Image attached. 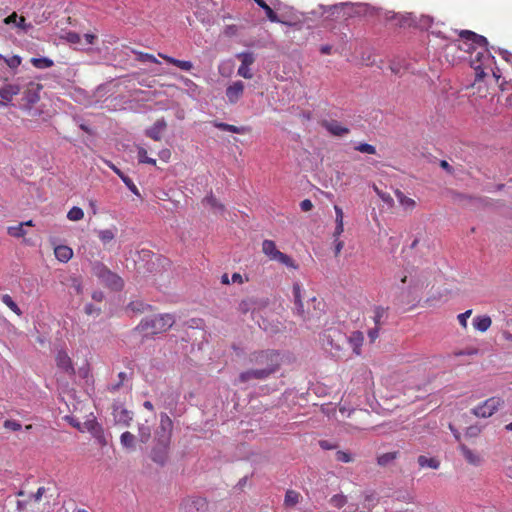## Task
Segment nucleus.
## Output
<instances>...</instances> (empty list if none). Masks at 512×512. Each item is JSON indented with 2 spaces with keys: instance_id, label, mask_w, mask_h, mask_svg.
Returning <instances> with one entry per match:
<instances>
[{
  "instance_id": "nucleus-19",
  "label": "nucleus",
  "mask_w": 512,
  "mask_h": 512,
  "mask_svg": "<svg viewBox=\"0 0 512 512\" xmlns=\"http://www.w3.org/2000/svg\"><path fill=\"white\" fill-rule=\"evenodd\" d=\"M4 23L7 25L14 24L17 28L27 32L32 25L26 23V19L23 16H18L16 12H13L4 19Z\"/></svg>"
},
{
  "instance_id": "nucleus-12",
  "label": "nucleus",
  "mask_w": 512,
  "mask_h": 512,
  "mask_svg": "<svg viewBox=\"0 0 512 512\" xmlns=\"http://www.w3.org/2000/svg\"><path fill=\"white\" fill-rule=\"evenodd\" d=\"M56 365L69 376L75 375L72 360L65 351H59L56 355Z\"/></svg>"
},
{
  "instance_id": "nucleus-6",
  "label": "nucleus",
  "mask_w": 512,
  "mask_h": 512,
  "mask_svg": "<svg viewBox=\"0 0 512 512\" xmlns=\"http://www.w3.org/2000/svg\"><path fill=\"white\" fill-rule=\"evenodd\" d=\"M504 405L500 397H490L471 410V413L479 418H489Z\"/></svg>"
},
{
  "instance_id": "nucleus-49",
  "label": "nucleus",
  "mask_w": 512,
  "mask_h": 512,
  "mask_svg": "<svg viewBox=\"0 0 512 512\" xmlns=\"http://www.w3.org/2000/svg\"><path fill=\"white\" fill-rule=\"evenodd\" d=\"M471 314H472V310L470 309V310H467L457 316L458 322L463 329H467V326H468L467 320L471 316Z\"/></svg>"
},
{
  "instance_id": "nucleus-58",
  "label": "nucleus",
  "mask_w": 512,
  "mask_h": 512,
  "mask_svg": "<svg viewBox=\"0 0 512 512\" xmlns=\"http://www.w3.org/2000/svg\"><path fill=\"white\" fill-rule=\"evenodd\" d=\"M334 210H335V214H336V219H335L336 224H344L343 223L344 214H343L342 209L339 206L335 205Z\"/></svg>"
},
{
  "instance_id": "nucleus-20",
  "label": "nucleus",
  "mask_w": 512,
  "mask_h": 512,
  "mask_svg": "<svg viewBox=\"0 0 512 512\" xmlns=\"http://www.w3.org/2000/svg\"><path fill=\"white\" fill-rule=\"evenodd\" d=\"M292 294H293V300L295 309L297 311V314L304 317V305L302 302V289L301 285L299 283H294L292 287Z\"/></svg>"
},
{
  "instance_id": "nucleus-57",
  "label": "nucleus",
  "mask_w": 512,
  "mask_h": 512,
  "mask_svg": "<svg viewBox=\"0 0 512 512\" xmlns=\"http://www.w3.org/2000/svg\"><path fill=\"white\" fill-rule=\"evenodd\" d=\"M379 331H380L379 326H375L374 328H372L368 331V337L370 339V342L373 343L376 341V339L379 337Z\"/></svg>"
},
{
  "instance_id": "nucleus-62",
  "label": "nucleus",
  "mask_w": 512,
  "mask_h": 512,
  "mask_svg": "<svg viewBox=\"0 0 512 512\" xmlns=\"http://www.w3.org/2000/svg\"><path fill=\"white\" fill-rule=\"evenodd\" d=\"M85 312L88 315H92V314L99 315L100 314V309L99 308H95L92 304H88L85 307Z\"/></svg>"
},
{
  "instance_id": "nucleus-37",
  "label": "nucleus",
  "mask_w": 512,
  "mask_h": 512,
  "mask_svg": "<svg viewBox=\"0 0 512 512\" xmlns=\"http://www.w3.org/2000/svg\"><path fill=\"white\" fill-rule=\"evenodd\" d=\"M83 217H84L83 210L77 206L72 207L67 213V218L70 221H79V220H82Z\"/></svg>"
},
{
  "instance_id": "nucleus-54",
  "label": "nucleus",
  "mask_w": 512,
  "mask_h": 512,
  "mask_svg": "<svg viewBox=\"0 0 512 512\" xmlns=\"http://www.w3.org/2000/svg\"><path fill=\"white\" fill-rule=\"evenodd\" d=\"M237 74L243 78L251 79L253 77L249 66L240 65Z\"/></svg>"
},
{
  "instance_id": "nucleus-47",
  "label": "nucleus",
  "mask_w": 512,
  "mask_h": 512,
  "mask_svg": "<svg viewBox=\"0 0 512 512\" xmlns=\"http://www.w3.org/2000/svg\"><path fill=\"white\" fill-rule=\"evenodd\" d=\"M467 40L464 39V38H461V40H458L455 42V45L461 49V50H464L470 54H473V51H475L477 49V46L476 45H465L464 42H466Z\"/></svg>"
},
{
  "instance_id": "nucleus-25",
  "label": "nucleus",
  "mask_w": 512,
  "mask_h": 512,
  "mask_svg": "<svg viewBox=\"0 0 512 512\" xmlns=\"http://www.w3.org/2000/svg\"><path fill=\"white\" fill-rule=\"evenodd\" d=\"M159 56L168 63L173 64L182 70L190 71L193 68V64L190 61L178 60L162 53H159Z\"/></svg>"
},
{
  "instance_id": "nucleus-34",
  "label": "nucleus",
  "mask_w": 512,
  "mask_h": 512,
  "mask_svg": "<svg viewBox=\"0 0 512 512\" xmlns=\"http://www.w3.org/2000/svg\"><path fill=\"white\" fill-rule=\"evenodd\" d=\"M214 125L218 129L223 130V131H228V132L237 133V134L244 133V128L243 127H238V126H235V125H232V124H227V123H223V122H216Z\"/></svg>"
},
{
  "instance_id": "nucleus-13",
  "label": "nucleus",
  "mask_w": 512,
  "mask_h": 512,
  "mask_svg": "<svg viewBox=\"0 0 512 512\" xmlns=\"http://www.w3.org/2000/svg\"><path fill=\"white\" fill-rule=\"evenodd\" d=\"M113 418L117 424H121L123 426H129L132 421V412L127 410L122 405H115L113 407Z\"/></svg>"
},
{
  "instance_id": "nucleus-8",
  "label": "nucleus",
  "mask_w": 512,
  "mask_h": 512,
  "mask_svg": "<svg viewBox=\"0 0 512 512\" xmlns=\"http://www.w3.org/2000/svg\"><path fill=\"white\" fill-rule=\"evenodd\" d=\"M173 431V422L166 413L160 414L159 427L156 430L155 440L161 442H171Z\"/></svg>"
},
{
  "instance_id": "nucleus-55",
  "label": "nucleus",
  "mask_w": 512,
  "mask_h": 512,
  "mask_svg": "<svg viewBox=\"0 0 512 512\" xmlns=\"http://www.w3.org/2000/svg\"><path fill=\"white\" fill-rule=\"evenodd\" d=\"M479 352V349L478 348H475V347H467L465 348L464 350H460L458 352H455V355L456 356H462V355H467V356H472V355H476L478 354Z\"/></svg>"
},
{
  "instance_id": "nucleus-63",
  "label": "nucleus",
  "mask_w": 512,
  "mask_h": 512,
  "mask_svg": "<svg viewBox=\"0 0 512 512\" xmlns=\"http://www.w3.org/2000/svg\"><path fill=\"white\" fill-rule=\"evenodd\" d=\"M343 231H344V224H336V227H335V230L333 233L335 241L338 240L339 236L343 233Z\"/></svg>"
},
{
  "instance_id": "nucleus-41",
  "label": "nucleus",
  "mask_w": 512,
  "mask_h": 512,
  "mask_svg": "<svg viewBox=\"0 0 512 512\" xmlns=\"http://www.w3.org/2000/svg\"><path fill=\"white\" fill-rule=\"evenodd\" d=\"M62 38L73 45H81V36L73 31L66 32Z\"/></svg>"
},
{
  "instance_id": "nucleus-35",
  "label": "nucleus",
  "mask_w": 512,
  "mask_h": 512,
  "mask_svg": "<svg viewBox=\"0 0 512 512\" xmlns=\"http://www.w3.org/2000/svg\"><path fill=\"white\" fill-rule=\"evenodd\" d=\"M347 501V497L343 494L333 495L329 500L330 504L338 509L344 507L347 504Z\"/></svg>"
},
{
  "instance_id": "nucleus-64",
  "label": "nucleus",
  "mask_w": 512,
  "mask_h": 512,
  "mask_svg": "<svg viewBox=\"0 0 512 512\" xmlns=\"http://www.w3.org/2000/svg\"><path fill=\"white\" fill-rule=\"evenodd\" d=\"M118 378H119V382L113 386V390H117L123 383L124 381L127 379V375L125 372H120L118 374Z\"/></svg>"
},
{
  "instance_id": "nucleus-3",
  "label": "nucleus",
  "mask_w": 512,
  "mask_h": 512,
  "mask_svg": "<svg viewBox=\"0 0 512 512\" xmlns=\"http://www.w3.org/2000/svg\"><path fill=\"white\" fill-rule=\"evenodd\" d=\"M175 323L172 314H158L153 317H146L135 327V331L144 337L154 336L169 330Z\"/></svg>"
},
{
  "instance_id": "nucleus-51",
  "label": "nucleus",
  "mask_w": 512,
  "mask_h": 512,
  "mask_svg": "<svg viewBox=\"0 0 512 512\" xmlns=\"http://www.w3.org/2000/svg\"><path fill=\"white\" fill-rule=\"evenodd\" d=\"M263 10L265 11L267 18L271 22H275V23L281 22L277 16V14L272 10V8L268 4L264 7Z\"/></svg>"
},
{
  "instance_id": "nucleus-2",
  "label": "nucleus",
  "mask_w": 512,
  "mask_h": 512,
  "mask_svg": "<svg viewBox=\"0 0 512 512\" xmlns=\"http://www.w3.org/2000/svg\"><path fill=\"white\" fill-rule=\"evenodd\" d=\"M460 38H464L467 41L464 42L465 45H476L477 49L473 51L470 57L471 67L476 72V77L481 79L486 75L485 70L490 68L493 57L489 53L487 46V39L479 34H476L470 30H461L459 32Z\"/></svg>"
},
{
  "instance_id": "nucleus-4",
  "label": "nucleus",
  "mask_w": 512,
  "mask_h": 512,
  "mask_svg": "<svg viewBox=\"0 0 512 512\" xmlns=\"http://www.w3.org/2000/svg\"><path fill=\"white\" fill-rule=\"evenodd\" d=\"M323 345L329 353L338 359L347 356V336L336 328L328 329L323 335Z\"/></svg>"
},
{
  "instance_id": "nucleus-40",
  "label": "nucleus",
  "mask_w": 512,
  "mask_h": 512,
  "mask_svg": "<svg viewBox=\"0 0 512 512\" xmlns=\"http://www.w3.org/2000/svg\"><path fill=\"white\" fill-rule=\"evenodd\" d=\"M397 452H388L380 455L377 462L380 466H386L397 458Z\"/></svg>"
},
{
  "instance_id": "nucleus-56",
  "label": "nucleus",
  "mask_w": 512,
  "mask_h": 512,
  "mask_svg": "<svg viewBox=\"0 0 512 512\" xmlns=\"http://www.w3.org/2000/svg\"><path fill=\"white\" fill-rule=\"evenodd\" d=\"M375 191L377 193V195L387 204L389 205H393V198L390 196V194L388 193H384L382 191H380L377 187H375Z\"/></svg>"
},
{
  "instance_id": "nucleus-42",
  "label": "nucleus",
  "mask_w": 512,
  "mask_h": 512,
  "mask_svg": "<svg viewBox=\"0 0 512 512\" xmlns=\"http://www.w3.org/2000/svg\"><path fill=\"white\" fill-rule=\"evenodd\" d=\"M151 437V429L148 425L139 426V438L142 443H147Z\"/></svg>"
},
{
  "instance_id": "nucleus-32",
  "label": "nucleus",
  "mask_w": 512,
  "mask_h": 512,
  "mask_svg": "<svg viewBox=\"0 0 512 512\" xmlns=\"http://www.w3.org/2000/svg\"><path fill=\"white\" fill-rule=\"evenodd\" d=\"M120 442L123 447L127 449H132L134 448L135 444V436L131 432L126 431L121 434Z\"/></svg>"
},
{
  "instance_id": "nucleus-53",
  "label": "nucleus",
  "mask_w": 512,
  "mask_h": 512,
  "mask_svg": "<svg viewBox=\"0 0 512 512\" xmlns=\"http://www.w3.org/2000/svg\"><path fill=\"white\" fill-rule=\"evenodd\" d=\"M336 460L343 463H349L352 461V456L345 451H337Z\"/></svg>"
},
{
  "instance_id": "nucleus-15",
  "label": "nucleus",
  "mask_w": 512,
  "mask_h": 512,
  "mask_svg": "<svg viewBox=\"0 0 512 512\" xmlns=\"http://www.w3.org/2000/svg\"><path fill=\"white\" fill-rule=\"evenodd\" d=\"M167 127V123L164 118L158 119L150 128L146 129L145 135L154 141H160L162 134Z\"/></svg>"
},
{
  "instance_id": "nucleus-7",
  "label": "nucleus",
  "mask_w": 512,
  "mask_h": 512,
  "mask_svg": "<svg viewBox=\"0 0 512 512\" xmlns=\"http://www.w3.org/2000/svg\"><path fill=\"white\" fill-rule=\"evenodd\" d=\"M95 274L101 281L108 286L110 289L114 291H120L123 286L124 282L120 276H118L116 273L110 271L106 266L103 264H97L95 267Z\"/></svg>"
},
{
  "instance_id": "nucleus-60",
  "label": "nucleus",
  "mask_w": 512,
  "mask_h": 512,
  "mask_svg": "<svg viewBox=\"0 0 512 512\" xmlns=\"http://www.w3.org/2000/svg\"><path fill=\"white\" fill-rule=\"evenodd\" d=\"M300 208L302 211L304 212H308L310 210H312L313 208V203L311 200L309 199H304L303 201H301L300 203Z\"/></svg>"
},
{
  "instance_id": "nucleus-38",
  "label": "nucleus",
  "mask_w": 512,
  "mask_h": 512,
  "mask_svg": "<svg viewBox=\"0 0 512 512\" xmlns=\"http://www.w3.org/2000/svg\"><path fill=\"white\" fill-rule=\"evenodd\" d=\"M32 64L39 69L50 68L53 66V61L49 58H32Z\"/></svg>"
},
{
  "instance_id": "nucleus-14",
  "label": "nucleus",
  "mask_w": 512,
  "mask_h": 512,
  "mask_svg": "<svg viewBox=\"0 0 512 512\" xmlns=\"http://www.w3.org/2000/svg\"><path fill=\"white\" fill-rule=\"evenodd\" d=\"M321 126L334 136L341 137L350 132L349 128L344 127L337 120H323L321 122Z\"/></svg>"
},
{
  "instance_id": "nucleus-45",
  "label": "nucleus",
  "mask_w": 512,
  "mask_h": 512,
  "mask_svg": "<svg viewBox=\"0 0 512 512\" xmlns=\"http://www.w3.org/2000/svg\"><path fill=\"white\" fill-rule=\"evenodd\" d=\"M378 499L376 498L375 494H367L365 496V503L363 504V508L367 509L368 511H371L372 508L377 504Z\"/></svg>"
},
{
  "instance_id": "nucleus-21",
  "label": "nucleus",
  "mask_w": 512,
  "mask_h": 512,
  "mask_svg": "<svg viewBox=\"0 0 512 512\" xmlns=\"http://www.w3.org/2000/svg\"><path fill=\"white\" fill-rule=\"evenodd\" d=\"M20 93V86L17 84H6L0 88V97L6 102L12 101L13 97Z\"/></svg>"
},
{
  "instance_id": "nucleus-1",
  "label": "nucleus",
  "mask_w": 512,
  "mask_h": 512,
  "mask_svg": "<svg viewBox=\"0 0 512 512\" xmlns=\"http://www.w3.org/2000/svg\"><path fill=\"white\" fill-rule=\"evenodd\" d=\"M249 363L254 368L243 371L239 374L240 383H247L251 380H265L275 374L281 366V355L275 350H260L249 354Z\"/></svg>"
},
{
  "instance_id": "nucleus-52",
  "label": "nucleus",
  "mask_w": 512,
  "mask_h": 512,
  "mask_svg": "<svg viewBox=\"0 0 512 512\" xmlns=\"http://www.w3.org/2000/svg\"><path fill=\"white\" fill-rule=\"evenodd\" d=\"M145 307H146V305L139 301H133V302L129 303V305H128V308H130L132 311L138 312V313L144 312ZM147 307H150V306L147 305Z\"/></svg>"
},
{
  "instance_id": "nucleus-29",
  "label": "nucleus",
  "mask_w": 512,
  "mask_h": 512,
  "mask_svg": "<svg viewBox=\"0 0 512 512\" xmlns=\"http://www.w3.org/2000/svg\"><path fill=\"white\" fill-rule=\"evenodd\" d=\"M418 464L422 468L429 467V468H432V469H438L439 466H440V463H439V461L437 459H435V458H428V457L423 456V455L418 457Z\"/></svg>"
},
{
  "instance_id": "nucleus-39",
  "label": "nucleus",
  "mask_w": 512,
  "mask_h": 512,
  "mask_svg": "<svg viewBox=\"0 0 512 512\" xmlns=\"http://www.w3.org/2000/svg\"><path fill=\"white\" fill-rule=\"evenodd\" d=\"M8 234L15 238H20L25 236L26 231L24 230V223H20L16 226L8 227Z\"/></svg>"
},
{
  "instance_id": "nucleus-36",
  "label": "nucleus",
  "mask_w": 512,
  "mask_h": 512,
  "mask_svg": "<svg viewBox=\"0 0 512 512\" xmlns=\"http://www.w3.org/2000/svg\"><path fill=\"white\" fill-rule=\"evenodd\" d=\"M98 238L104 244L109 243L115 238V230H112V229L100 230V231H98Z\"/></svg>"
},
{
  "instance_id": "nucleus-16",
  "label": "nucleus",
  "mask_w": 512,
  "mask_h": 512,
  "mask_svg": "<svg viewBox=\"0 0 512 512\" xmlns=\"http://www.w3.org/2000/svg\"><path fill=\"white\" fill-rule=\"evenodd\" d=\"M364 342V335L361 331H353L347 336V344L352 348L356 356L361 355V348Z\"/></svg>"
},
{
  "instance_id": "nucleus-30",
  "label": "nucleus",
  "mask_w": 512,
  "mask_h": 512,
  "mask_svg": "<svg viewBox=\"0 0 512 512\" xmlns=\"http://www.w3.org/2000/svg\"><path fill=\"white\" fill-rule=\"evenodd\" d=\"M188 507H189V511L188 512H192V508H195L196 511H203L206 509L207 507V503H206V500L204 498H201V497H196V498H193L189 501V504H188Z\"/></svg>"
},
{
  "instance_id": "nucleus-9",
  "label": "nucleus",
  "mask_w": 512,
  "mask_h": 512,
  "mask_svg": "<svg viewBox=\"0 0 512 512\" xmlns=\"http://www.w3.org/2000/svg\"><path fill=\"white\" fill-rule=\"evenodd\" d=\"M156 443L151 451V459L153 462L164 465L169 456V449L171 442H161L159 440H155Z\"/></svg>"
},
{
  "instance_id": "nucleus-11",
  "label": "nucleus",
  "mask_w": 512,
  "mask_h": 512,
  "mask_svg": "<svg viewBox=\"0 0 512 512\" xmlns=\"http://www.w3.org/2000/svg\"><path fill=\"white\" fill-rule=\"evenodd\" d=\"M245 85L242 81L238 80L230 84L225 91L227 102L231 105L236 104L243 96Z\"/></svg>"
},
{
  "instance_id": "nucleus-28",
  "label": "nucleus",
  "mask_w": 512,
  "mask_h": 512,
  "mask_svg": "<svg viewBox=\"0 0 512 512\" xmlns=\"http://www.w3.org/2000/svg\"><path fill=\"white\" fill-rule=\"evenodd\" d=\"M203 202L210 206L211 209H213L215 212L222 213L225 209L224 205L220 203L212 194L206 196Z\"/></svg>"
},
{
  "instance_id": "nucleus-5",
  "label": "nucleus",
  "mask_w": 512,
  "mask_h": 512,
  "mask_svg": "<svg viewBox=\"0 0 512 512\" xmlns=\"http://www.w3.org/2000/svg\"><path fill=\"white\" fill-rule=\"evenodd\" d=\"M262 252L272 261H277L289 268L298 269V265L288 255L277 249L276 244L272 240H264L262 242Z\"/></svg>"
},
{
  "instance_id": "nucleus-43",
  "label": "nucleus",
  "mask_w": 512,
  "mask_h": 512,
  "mask_svg": "<svg viewBox=\"0 0 512 512\" xmlns=\"http://www.w3.org/2000/svg\"><path fill=\"white\" fill-rule=\"evenodd\" d=\"M241 60V65L250 66L254 63L255 58L251 52H243L237 56Z\"/></svg>"
},
{
  "instance_id": "nucleus-18",
  "label": "nucleus",
  "mask_w": 512,
  "mask_h": 512,
  "mask_svg": "<svg viewBox=\"0 0 512 512\" xmlns=\"http://www.w3.org/2000/svg\"><path fill=\"white\" fill-rule=\"evenodd\" d=\"M108 167L111 168L124 182V184L127 186V188L136 196H140L139 189L134 184V182L129 178L127 175H125L118 167H116L112 162L107 161L106 162Z\"/></svg>"
},
{
  "instance_id": "nucleus-22",
  "label": "nucleus",
  "mask_w": 512,
  "mask_h": 512,
  "mask_svg": "<svg viewBox=\"0 0 512 512\" xmlns=\"http://www.w3.org/2000/svg\"><path fill=\"white\" fill-rule=\"evenodd\" d=\"M473 327L480 332H486L492 325V319L488 315L476 316L472 320Z\"/></svg>"
},
{
  "instance_id": "nucleus-50",
  "label": "nucleus",
  "mask_w": 512,
  "mask_h": 512,
  "mask_svg": "<svg viewBox=\"0 0 512 512\" xmlns=\"http://www.w3.org/2000/svg\"><path fill=\"white\" fill-rule=\"evenodd\" d=\"M4 428L11 431H19L22 428L20 422L16 420H5L3 423Z\"/></svg>"
},
{
  "instance_id": "nucleus-24",
  "label": "nucleus",
  "mask_w": 512,
  "mask_h": 512,
  "mask_svg": "<svg viewBox=\"0 0 512 512\" xmlns=\"http://www.w3.org/2000/svg\"><path fill=\"white\" fill-rule=\"evenodd\" d=\"M55 257L61 262H68L73 256V250L65 245H59L54 249Z\"/></svg>"
},
{
  "instance_id": "nucleus-23",
  "label": "nucleus",
  "mask_w": 512,
  "mask_h": 512,
  "mask_svg": "<svg viewBox=\"0 0 512 512\" xmlns=\"http://www.w3.org/2000/svg\"><path fill=\"white\" fill-rule=\"evenodd\" d=\"M395 196L400 203V205L406 211H412L416 207V201L410 197H407L402 191L397 189L395 191Z\"/></svg>"
},
{
  "instance_id": "nucleus-17",
  "label": "nucleus",
  "mask_w": 512,
  "mask_h": 512,
  "mask_svg": "<svg viewBox=\"0 0 512 512\" xmlns=\"http://www.w3.org/2000/svg\"><path fill=\"white\" fill-rule=\"evenodd\" d=\"M459 450L466 462L470 465L479 466L482 463V457L476 451L468 448L465 444H460Z\"/></svg>"
},
{
  "instance_id": "nucleus-31",
  "label": "nucleus",
  "mask_w": 512,
  "mask_h": 512,
  "mask_svg": "<svg viewBox=\"0 0 512 512\" xmlns=\"http://www.w3.org/2000/svg\"><path fill=\"white\" fill-rule=\"evenodd\" d=\"M137 158L140 163L156 165V160L148 156L147 150L143 147L137 148Z\"/></svg>"
},
{
  "instance_id": "nucleus-33",
  "label": "nucleus",
  "mask_w": 512,
  "mask_h": 512,
  "mask_svg": "<svg viewBox=\"0 0 512 512\" xmlns=\"http://www.w3.org/2000/svg\"><path fill=\"white\" fill-rule=\"evenodd\" d=\"M2 302L11 310L13 311L16 315L18 316H21L22 315V311L21 309L18 307V305L14 302V300L12 299V297L8 294H4L2 296Z\"/></svg>"
},
{
  "instance_id": "nucleus-10",
  "label": "nucleus",
  "mask_w": 512,
  "mask_h": 512,
  "mask_svg": "<svg viewBox=\"0 0 512 512\" xmlns=\"http://www.w3.org/2000/svg\"><path fill=\"white\" fill-rule=\"evenodd\" d=\"M42 89V85L36 82H29L25 90L23 91V98L22 100L25 102L27 106H32L33 104L37 103L40 99V91Z\"/></svg>"
},
{
  "instance_id": "nucleus-27",
  "label": "nucleus",
  "mask_w": 512,
  "mask_h": 512,
  "mask_svg": "<svg viewBox=\"0 0 512 512\" xmlns=\"http://www.w3.org/2000/svg\"><path fill=\"white\" fill-rule=\"evenodd\" d=\"M301 495L295 490H287L284 498V505L286 507H294L299 503Z\"/></svg>"
},
{
  "instance_id": "nucleus-61",
  "label": "nucleus",
  "mask_w": 512,
  "mask_h": 512,
  "mask_svg": "<svg viewBox=\"0 0 512 512\" xmlns=\"http://www.w3.org/2000/svg\"><path fill=\"white\" fill-rule=\"evenodd\" d=\"M139 59L142 60V61H149V62H153V63H159V61L154 57V55L149 54V53H141Z\"/></svg>"
},
{
  "instance_id": "nucleus-59",
  "label": "nucleus",
  "mask_w": 512,
  "mask_h": 512,
  "mask_svg": "<svg viewBox=\"0 0 512 512\" xmlns=\"http://www.w3.org/2000/svg\"><path fill=\"white\" fill-rule=\"evenodd\" d=\"M251 304H252V301L247 299V300H242L239 304V310L242 312V313H247L249 310H250V307H251Z\"/></svg>"
},
{
  "instance_id": "nucleus-26",
  "label": "nucleus",
  "mask_w": 512,
  "mask_h": 512,
  "mask_svg": "<svg viewBox=\"0 0 512 512\" xmlns=\"http://www.w3.org/2000/svg\"><path fill=\"white\" fill-rule=\"evenodd\" d=\"M373 313V321L375 326L381 327L387 318V309L382 306H377L375 307Z\"/></svg>"
},
{
  "instance_id": "nucleus-46",
  "label": "nucleus",
  "mask_w": 512,
  "mask_h": 512,
  "mask_svg": "<svg viewBox=\"0 0 512 512\" xmlns=\"http://www.w3.org/2000/svg\"><path fill=\"white\" fill-rule=\"evenodd\" d=\"M21 62H22L21 57L18 55H13V56L7 57L5 59V63L11 69L18 68L21 65Z\"/></svg>"
},
{
  "instance_id": "nucleus-48",
  "label": "nucleus",
  "mask_w": 512,
  "mask_h": 512,
  "mask_svg": "<svg viewBox=\"0 0 512 512\" xmlns=\"http://www.w3.org/2000/svg\"><path fill=\"white\" fill-rule=\"evenodd\" d=\"M481 431H482V428L480 426H478V425H471V426H469L466 429L465 436L469 437V438H474V437L479 436Z\"/></svg>"
},
{
  "instance_id": "nucleus-44",
  "label": "nucleus",
  "mask_w": 512,
  "mask_h": 512,
  "mask_svg": "<svg viewBox=\"0 0 512 512\" xmlns=\"http://www.w3.org/2000/svg\"><path fill=\"white\" fill-rule=\"evenodd\" d=\"M355 150L366 153V154H375L376 148L375 146L368 144V143H360L357 146H355Z\"/></svg>"
}]
</instances>
